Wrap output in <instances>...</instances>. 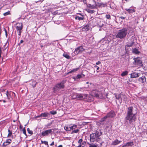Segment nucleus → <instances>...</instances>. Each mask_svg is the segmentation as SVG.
Segmentation results:
<instances>
[{"label": "nucleus", "mask_w": 147, "mask_h": 147, "mask_svg": "<svg viewBox=\"0 0 147 147\" xmlns=\"http://www.w3.org/2000/svg\"><path fill=\"white\" fill-rule=\"evenodd\" d=\"M137 112H134V108L132 107H129L127 109V115L125 118V121H129L130 124L134 122L136 118V115Z\"/></svg>", "instance_id": "obj_1"}, {"label": "nucleus", "mask_w": 147, "mask_h": 147, "mask_svg": "<svg viewBox=\"0 0 147 147\" xmlns=\"http://www.w3.org/2000/svg\"><path fill=\"white\" fill-rule=\"evenodd\" d=\"M102 131L101 129H96L95 133L90 135V140L91 142L96 141L98 142H101L102 138L100 136L102 134Z\"/></svg>", "instance_id": "obj_2"}, {"label": "nucleus", "mask_w": 147, "mask_h": 147, "mask_svg": "<svg viewBox=\"0 0 147 147\" xmlns=\"http://www.w3.org/2000/svg\"><path fill=\"white\" fill-rule=\"evenodd\" d=\"M93 96L100 98H102L103 97L102 94L101 92L96 90H94L92 92V95H88L86 94V96L85 99H86L88 102H91L93 100Z\"/></svg>", "instance_id": "obj_3"}, {"label": "nucleus", "mask_w": 147, "mask_h": 147, "mask_svg": "<svg viewBox=\"0 0 147 147\" xmlns=\"http://www.w3.org/2000/svg\"><path fill=\"white\" fill-rule=\"evenodd\" d=\"M127 29L128 28H124L119 30L116 35V37L121 39L124 38L127 35Z\"/></svg>", "instance_id": "obj_4"}, {"label": "nucleus", "mask_w": 147, "mask_h": 147, "mask_svg": "<svg viewBox=\"0 0 147 147\" xmlns=\"http://www.w3.org/2000/svg\"><path fill=\"white\" fill-rule=\"evenodd\" d=\"M65 82L63 81L61 82L56 84L53 88V92L56 93L59 91L60 90L64 88L65 85L64 84Z\"/></svg>", "instance_id": "obj_5"}, {"label": "nucleus", "mask_w": 147, "mask_h": 147, "mask_svg": "<svg viewBox=\"0 0 147 147\" xmlns=\"http://www.w3.org/2000/svg\"><path fill=\"white\" fill-rule=\"evenodd\" d=\"M116 98L119 100L120 103L122 102V100L125 101L127 99V96L123 92H121L119 94L115 93L114 94Z\"/></svg>", "instance_id": "obj_6"}, {"label": "nucleus", "mask_w": 147, "mask_h": 147, "mask_svg": "<svg viewBox=\"0 0 147 147\" xmlns=\"http://www.w3.org/2000/svg\"><path fill=\"white\" fill-rule=\"evenodd\" d=\"M134 62H133L134 64L138 65L140 66L143 65L142 61L140 60V57L134 58Z\"/></svg>", "instance_id": "obj_7"}, {"label": "nucleus", "mask_w": 147, "mask_h": 147, "mask_svg": "<svg viewBox=\"0 0 147 147\" xmlns=\"http://www.w3.org/2000/svg\"><path fill=\"white\" fill-rule=\"evenodd\" d=\"M85 50L83 47L82 46H80L75 49L74 52L77 54H81L82 52Z\"/></svg>", "instance_id": "obj_8"}, {"label": "nucleus", "mask_w": 147, "mask_h": 147, "mask_svg": "<svg viewBox=\"0 0 147 147\" xmlns=\"http://www.w3.org/2000/svg\"><path fill=\"white\" fill-rule=\"evenodd\" d=\"M52 132V129H49L43 131L41 133V135L43 136H47Z\"/></svg>", "instance_id": "obj_9"}, {"label": "nucleus", "mask_w": 147, "mask_h": 147, "mask_svg": "<svg viewBox=\"0 0 147 147\" xmlns=\"http://www.w3.org/2000/svg\"><path fill=\"white\" fill-rule=\"evenodd\" d=\"M86 96V94H78V100H82L85 99Z\"/></svg>", "instance_id": "obj_10"}, {"label": "nucleus", "mask_w": 147, "mask_h": 147, "mask_svg": "<svg viewBox=\"0 0 147 147\" xmlns=\"http://www.w3.org/2000/svg\"><path fill=\"white\" fill-rule=\"evenodd\" d=\"M17 26H16V29L17 31L21 30L23 28V25L22 23H18Z\"/></svg>", "instance_id": "obj_11"}, {"label": "nucleus", "mask_w": 147, "mask_h": 147, "mask_svg": "<svg viewBox=\"0 0 147 147\" xmlns=\"http://www.w3.org/2000/svg\"><path fill=\"white\" fill-rule=\"evenodd\" d=\"M138 81L140 83L143 84L146 82V78L145 76H142V77L139 78Z\"/></svg>", "instance_id": "obj_12"}, {"label": "nucleus", "mask_w": 147, "mask_h": 147, "mask_svg": "<svg viewBox=\"0 0 147 147\" xmlns=\"http://www.w3.org/2000/svg\"><path fill=\"white\" fill-rule=\"evenodd\" d=\"M139 74H140L139 73H136V72H133L130 74L131 78H134L138 77L139 76Z\"/></svg>", "instance_id": "obj_13"}, {"label": "nucleus", "mask_w": 147, "mask_h": 147, "mask_svg": "<svg viewBox=\"0 0 147 147\" xmlns=\"http://www.w3.org/2000/svg\"><path fill=\"white\" fill-rule=\"evenodd\" d=\"M115 116V113L113 111H111L107 115V116L109 117H113Z\"/></svg>", "instance_id": "obj_14"}, {"label": "nucleus", "mask_w": 147, "mask_h": 147, "mask_svg": "<svg viewBox=\"0 0 147 147\" xmlns=\"http://www.w3.org/2000/svg\"><path fill=\"white\" fill-rule=\"evenodd\" d=\"M41 115V117H46L50 115V113L47 112H45L43 113H42Z\"/></svg>", "instance_id": "obj_15"}, {"label": "nucleus", "mask_w": 147, "mask_h": 147, "mask_svg": "<svg viewBox=\"0 0 147 147\" xmlns=\"http://www.w3.org/2000/svg\"><path fill=\"white\" fill-rule=\"evenodd\" d=\"M90 28V24H87L82 28V30L83 31H87Z\"/></svg>", "instance_id": "obj_16"}, {"label": "nucleus", "mask_w": 147, "mask_h": 147, "mask_svg": "<svg viewBox=\"0 0 147 147\" xmlns=\"http://www.w3.org/2000/svg\"><path fill=\"white\" fill-rule=\"evenodd\" d=\"M121 142V141H119L118 140L116 139L113 142L111 145H116L120 143Z\"/></svg>", "instance_id": "obj_17"}, {"label": "nucleus", "mask_w": 147, "mask_h": 147, "mask_svg": "<svg viewBox=\"0 0 147 147\" xmlns=\"http://www.w3.org/2000/svg\"><path fill=\"white\" fill-rule=\"evenodd\" d=\"M129 13H132L135 12V9L133 8L132 9H125Z\"/></svg>", "instance_id": "obj_18"}, {"label": "nucleus", "mask_w": 147, "mask_h": 147, "mask_svg": "<svg viewBox=\"0 0 147 147\" xmlns=\"http://www.w3.org/2000/svg\"><path fill=\"white\" fill-rule=\"evenodd\" d=\"M93 1L95 3V5H92L91 4H88V5H87V6L88 7H89L90 8L93 9L95 8H96V6H97V4H96L95 1L94 0H93Z\"/></svg>", "instance_id": "obj_19"}, {"label": "nucleus", "mask_w": 147, "mask_h": 147, "mask_svg": "<svg viewBox=\"0 0 147 147\" xmlns=\"http://www.w3.org/2000/svg\"><path fill=\"white\" fill-rule=\"evenodd\" d=\"M78 94L74 93L71 95V97L73 99H76L78 100Z\"/></svg>", "instance_id": "obj_20"}, {"label": "nucleus", "mask_w": 147, "mask_h": 147, "mask_svg": "<svg viewBox=\"0 0 147 147\" xmlns=\"http://www.w3.org/2000/svg\"><path fill=\"white\" fill-rule=\"evenodd\" d=\"M84 77V75L83 74H78L77 76L74 77V79H80Z\"/></svg>", "instance_id": "obj_21"}, {"label": "nucleus", "mask_w": 147, "mask_h": 147, "mask_svg": "<svg viewBox=\"0 0 147 147\" xmlns=\"http://www.w3.org/2000/svg\"><path fill=\"white\" fill-rule=\"evenodd\" d=\"M70 127L71 130H72L73 131L77 128V125L75 124H73L72 125H70Z\"/></svg>", "instance_id": "obj_22"}, {"label": "nucleus", "mask_w": 147, "mask_h": 147, "mask_svg": "<svg viewBox=\"0 0 147 147\" xmlns=\"http://www.w3.org/2000/svg\"><path fill=\"white\" fill-rule=\"evenodd\" d=\"M133 145V142H127L126 144H125V146H132Z\"/></svg>", "instance_id": "obj_23"}, {"label": "nucleus", "mask_w": 147, "mask_h": 147, "mask_svg": "<svg viewBox=\"0 0 147 147\" xmlns=\"http://www.w3.org/2000/svg\"><path fill=\"white\" fill-rule=\"evenodd\" d=\"M133 52L135 54H138L140 53V52L138 51V50L136 48L133 49Z\"/></svg>", "instance_id": "obj_24"}, {"label": "nucleus", "mask_w": 147, "mask_h": 147, "mask_svg": "<svg viewBox=\"0 0 147 147\" xmlns=\"http://www.w3.org/2000/svg\"><path fill=\"white\" fill-rule=\"evenodd\" d=\"M10 144V142H9L8 141H7V140H6V141L5 142H4L3 144V146L5 147L6 146L8 145V144Z\"/></svg>", "instance_id": "obj_25"}, {"label": "nucleus", "mask_w": 147, "mask_h": 147, "mask_svg": "<svg viewBox=\"0 0 147 147\" xmlns=\"http://www.w3.org/2000/svg\"><path fill=\"white\" fill-rule=\"evenodd\" d=\"M37 84L36 82L35 81H33L32 82V83L31 84H30L32 85V86L33 87V88H34L36 87V85Z\"/></svg>", "instance_id": "obj_26"}, {"label": "nucleus", "mask_w": 147, "mask_h": 147, "mask_svg": "<svg viewBox=\"0 0 147 147\" xmlns=\"http://www.w3.org/2000/svg\"><path fill=\"white\" fill-rule=\"evenodd\" d=\"M128 74V71H123V72L121 74V76H126Z\"/></svg>", "instance_id": "obj_27"}, {"label": "nucleus", "mask_w": 147, "mask_h": 147, "mask_svg": "<svg viewBox=\"0 0 147 147\" xmlns=\"http://www.w3.org/2000/svg\"><path fill=\"white\" fill-rule=\"evenodd\" d=\"M75 18L76 20H83L84 19V18L82 17H80L79 16H76Z\"/></svg>", "instance_id": "obj_28"}, {"label": "nucleus", "mask_w": 147, "mask_h": 147, "mask_svg": "<svg viewBox=\"0 0 147 147\" xmlns=\"http://www.w3.org/2000/svg\"><path fill=\"white\" fill-rule=\"evenodd\" d=\"M64 129L67 131H70L71 130V129H70V125L69 127L65 126L64 127Z\"/></svg>", "instance_id": "obj_29"}, {"label": "nucleus", "mask_w": 147, "mask_h": 147, "mask_svg": "<svg viewBox=\"0 0 147 147\" xmlns=\"http://www.w3.org/2000/svg\"><path fill=\"white\" fill-rule=\"evenodd\" d=\"M63 56L67 59H69L70 58V56L67 54L64 53Z\"/></svg>", "instance_id": "obj_30"}, {"label": "nucleus", "mask_w": 147, "mask_h": 147, "mask_svg": "<svg viewBox=\"0 0 147 147\" xmlns=\"http://www.w3.org/2000/svg\"><path fill=\"white\" fill-rule=\"evenodd\" d=\"M79 130L78 129H75L74 130H73L71 133V134H73L74 133H77L78 131H79Z\"/></svg>", "instance_id": "obj_31"}, {"label": "nucleus", "mask_w": 147, "mask_h": 147, "mask_svg": "<svg viewBox=\"0 0 147 147\" xmlns=\"http://www.w3.org/2000/svg\"><path fill=\"white\" fill-rule=\"evenodd\" d=\"M78 68H77L74 69L73 70H71V71H69V72L68 73V74H69V73H71L72 72L76 71H77L78 70Z\"/></svg>", "instance_id": "obj_32"}, {"label": "nucleus", "mask_w": 147, "mask_h": 147, "mask_svg": "<svg viewBox=\"0 0 147 147\" xmlns=\"http://www.w3.org/2000/svg\"><path fill=\"white\" fill-rule=\"evenodd\" d=\"M134 42L132 41L131 43H130L127 45V46L128 47H132L134 44Z\"/></svg>", "instance_id": "obj_33"}, {"label": "nucleus", "mask_w": 147, "mask_h": 147, "mask_svg": "<svg viewBox=\"0 0 147 147\" xmlns=\"http://www.w3.org/2000/svg\"><path fill=\"white\" fill-rule=\"evenodd\" d=\"M88 144L89 145V147H98V146L95 144H92L89 143H88Z\"/></svg>", "instance_id": "obj_34"}, {"label": "nucleus", "mask_w": 147, "mask_h": 147, "mask_svg": "<svg viewBox=\"0 0 147 147\" xmlns=\"http://www.w3.org/2000/svg\"><path fill=\"white\" fill-rule=\"evenodd\" d=\"M49 113L53 115H55L57 114V112L56 111H53L49 112Z\"/></svg>", "instance_id": "obj_35"}, {"label": "nucleus", "mask_w": 147, "mask_h": 147, "mask_svg": "<svg viewBox=\"0 0 147 147\" xmlns=\"http://www.w3.org/2000/svg\"><path fill=\"white\" fill-rule=\"evenodd\" d=\"M8 132H9V134L7 135V137H9L11 136L12 134V132L9 130H8Z\"/></svg>", "instance_id": "obj_36"}, {"label": "nucleus", "mask_w": 147, "mask_h": 147, "mask_svg": "<svg viewBox=\"0 0 147 147\" xmlns=\"http://www.w3.org/2000/svg\"><path fill=\"white\" fill-rule=\"evenodd\" d=\"M28 133L30 134H33V132L32 131L30 130L29 128H28L27 129Z\"/></svg>", "instance_id": "obj_37"}, {"label": "nucleus", "mask_w": 147, "mask_h": 147, "mask_svg": "<svg viewBox=\"0 0 147 147\" xmlns=\"http://www.w3.org/2000/svg\"><path fill=\"white\" fill-rule=\"evenodd\" d=\"M87 11L88 13H93L95 11L94 10L88 9Z\"/></svg>", "instance_id": "obj_38"}, {"label": "nucleus", "mask_w": 147, "mask_h": 147, "mask_svg": "<svg viewBox=\"0 0 147 147\" xmlns=\"http://www.w3.org/2000/svg\"><path fill=\"white\" fill-rule=\"evenodd\" d=\"M105 17L107 19H111V16L109 14H106L105 16Z\"/></svg>", "instance_id": "obj_39"}, {"label": "nucleus", "mask_w": 147, "mask_h": 147, "mask_svg": "<svg viewBox=\"0 0 147 147\" xmlns=\"http://www.w3.org/2000/svg\"><path fill=\"white\" fill-rule=\"evenodd\" d=\"M41 142L42 144L44 143L46 145H47V146L48 145V142L47 141H41Z\"/></svg>", "instance_id": "obj_40"}, {"label": "nucleus", "mask_w": 147, "mask_h": 147, "mask_svg": "<svg viewBox=\"0 0 147 147\" xmlns=\"http://www.w3.org/2000/svg\"><path fill=\"white\" fill-rule=\"evenodd\" d=\"M10 14V11H8L3 13V15L4 16H6Z\"/></svg>", "instance_id": "obj_41"}, {"label": "nucleus", "mask_w": 147, "mask_h": 147, "mask_svg": "<svg viewBox=\"0 0 147 147\" xmlns=\"http://www.w3.org/2000/svg\"><path fill=\"white\" fill-rule=\"evenodd\" d=\"M23 132L24 134H25L26 136V131L25 129H23Z\"/></svg>", "instance_id": "obj_42"}, {"label": "nucleus", "mask_w": 147, "mask_h": 147, "mask_svg": "<svg viewBox=\"0 0 147 147\" xmlns=\"http://www.w3.org/2000/svg\"><path fill=\"white\" fill-rule=\"evenodd\" d=\"M82 141V139H80L78 141V143L80 144H81V143Z\"/></svg>", "instance_id": "obj_43"}, {"label": "nucleus", "mask_w": 147, "mask_h": 147, "mask_svg": "<svg viewBox=\"0 0 147 147\" xmlns=\"http://www.w3.org/2000/svg\"><path fill=\"white\" fill-rule=\"evenodd\" d=\"M18 34L19 36H20L21 35V33L22 32V31H21V30H19V31H18Z\"/></svg>", "instance_id": "obj_44"}, {"label": "nucleus", "mask_w": 147, "mask_h": 147, "mask_svg": "<svg viewBox=\"0 0 147 147\" xmlns=\"http://www.w3.org/2000/svg\"><path fill=\"white\" fill-rule=\"evenodd\" d=\"M1 48L0 47V58L1 57V55L2 53Z\"/></svg>", "instance_id": "obj_45"}, {"label": "nucleus", "mask_w": 147, "mask_h": 147, "mask_svg": "<svg viewBox=\"0 0 147 147\" xmlns=\"http://www.w3.org/2000/svg\"><path fill=\"white\" fill-rule=\"evenodd\" d=\"M24 42V41L23 40H21L20 43L19 44H18V45H20L21 44L23 43Z\"/></svg>", "instance_id": "obj_46"}, {"label": "nucleus", "mask_w": 147, "mask_h": 147, "mask_svg": "<svg viewBox=\"0 0 147 147\" xmlns=\"http://www.w3.org/2000/svg\"><path fill=\"white\" fill-rule=\"evenodd\" d=\"M4 30H5V35H6V37H7V31L6 30L5 28H4Z\"/></svg>", "instance_id": "obj_47"}, {"label": "nucleus", "mask_w": 147, "mask_h": 147, "mask_svg": "<svg viewBox=\"0 0 147 147\" xmlns=\"http://www.w3.org/2000/svg\"><path fill=\"white\" fill-rule=\"evenodd\" d=\"M101 63V62L100 61H98V62H96V65H98L100 64Z\"/></svg>", "instance_id": "obj_48"}, {"label": "nucleus", "mask_w": 147, "mask_h": 147, "mask_svg": "<svg viewBox=\"0 0 147 147\" xmlns=\"http://www.w3.org/2000/svg\"><path fill=\"white\" fill-rule=\"evenodd\" d=\"M44 0H40L39 1H36V3H37L39 2H42Z\"/></svg>", "instance_id": "obj_49"}, {"label": "nucleus", "mask_w": 147, "mask_h": 147, "mask_svg": "<svg viewBox=\"0 0 147 147\" xmlns=\"http://www.w3.org/2000/svg\"><path fill=\"white\" fill-rule=\"evenodd\" d=\"M108 117L107 116V115L105 117L103 118V120H105V119H107V118Z\"/></svg>", "instance_id": "obj_50"}, {"label": "nucleus", "mask_w": 147, "mask_h": 147, "mask_svg": "<svg viewBox=\"0 0 147 147\" xmlns=\"http://www.w3.org/2000/svg\"><path fill=\"white\" fill-rule=\"evenodd\" d=\"M120 18L122 19H124L125 18V17L123 16H121L120 17Z\"/></svg>", "instance_id": "obj_51"}, {"label": "nucleus", "mask_w": 147, "mask_h": 147, "mask_svg": "<svg viewBox=\"0 0 147 147\" xmlns=\"http://www.w3.org/2000/svg\"><path fill=\"white\" fill-rule=\"evenodd\" d=\"M7 141H8L9 142H10V143H11V139H7Z\"/></svg>", "instance_id": "obj_52"}, {"label": "nucleus", "mask_w": 147, "mask_h": 147, "mask_svg": "<svg viewBox=\"0 0 147 147\" xmlns=\"http://www.w3.org/2000/svg\"><path fill=\"white\" fill-rule=\"evenodd\" d=\"M54 142H53L52 143L50 144V145L51 146H53L54 145Z\"/></svg>", "instance_id": "obj_53"}, {"label": "nucleus", "mask_w": 147, "mask_h": 147, "mask_svg": "<svg viewBox=\"0 0 147 147\" xmlns=\"http://www.w3.org/2000/svg\"><path fill=\"white\" fill-rule=\"evenodd\" d=\"M100 142L99 143H100V146H102V143L104 142L103 141V142Z\"/></svg>", "instance_id": "obj_54"}, {"label": "nucleus", "mask_w": 147, "mask_h": 147, "mask_svg": "<svg viewBox=\"0 0 147 147\" xmlns=\"http://www.w3.org/2000/svg\"><path fill=\"white\" fill-rule=\"evenodd\" d=\"M98 5H98L99 7H100L101 6V4L100 3H98Z\"/></svg>", "instance_id": "obj_55"}, {"label": "nucleus", "mask_w": 147, "mask_h": 147, "mask_svg": "<svg viewBox=\"0 0 147 147\" xmlns=\"http://www.w3.org/2000/svg\"><path fill=\"white\" fill-rule=\"evenodd\" d=\"M8 91H7V93L6 94V95L7 96V97L8 98Z\"/></svg>", "instance_id": "obj_56"}, {"label": "nucleus", "mask_w": 147, "mask_h": 147, "mask_svg": "<svg viewBox=\"0 0 147 147\" xmlns=\"http://www.w3.org/2000/svg\"><path fill=\"white\" fill-rule=\"evenodd\" d=\"M37 117L39 118V117H41V115H38L36 117Z\"/></svg>", "instance_id": "obj_57"}, {"label": "nucleus", "mask_w": 147, "mask_h": 147, "mask_svg": "<svg viewBox=\"0 0 147 147\" xmlns=\"http://www.w3.org/2000/svg\"><path fill=\"white\" fill-rule=\"evenodd\" d=\"M58 147H63V146L61 145H59V146H58Z\"/></svg>", "instance_id": "obj_58"}, {"label": "nucleus", "mask_w": 147, "mask_h": 147, "mask_svg": "<svg viewBox=\"0 0 147 147\" xmlns=\"http://www.w3.org/2000/svg\"><path fill=\"white\" fill-rule=\"evenodd\" d=\"M99 67H97V70H98L99 69Z\"/></svg>", "instance_id": "obj_59"}, {"label": "nucleus", "mask_w": 147, "mask_h": 147, "mask_svg": "<svg viewBox=\"0 0 147 147\" xmlns=\"http://www.w3.org/2000/svg\"><path fill=\"white\" fill-rule=\"evenodd\" d=\"M81 144H80V145L78 146L77 147H81Z\"/></svg>", "instance_id": "obj_60"}, {"label": "nucleus", "mask_w": 147, "mask_h": 147, "mask_svg": "<svg viewBox=\"0 0 147 147\" xmlns=\"http://www.w3.org/2000/svg\"><path fill=\"white\" fill-rule=\"evenodd\" d=\"M85 143H86L85 142H83L82 143V144H84Z\"/></svg>", "instance_id": "obj_61"}, {"label": "nucleus", "mask_w": 147, "mask_h": 147, "mask_svg": "<svg viewBox=\"0 0 147 147\" xmlns=\"http://www.w3.org/2000/svg\"><path fill=\"white\" fill-rule=\"evenodd\" d=\"M3 101L4 102H5L6 101L5 100H3Z\"/></svg>", "instance_id": "obj_62"}, {"label": "nucleus", "mask_w": 147, "mask_h": 147, "mask_svg": "<svg viewBox=\"0 0 147 147\" xmlns=\"http://www.w3.org/2000/svg\"><path fill=\"white\" fill-rule=\"evenodd\" d=\"M94 67H98V66L97 65H96L94 66Z\"/></svg>", "instance_id": "obj_63"}, {"label": "nucleus", "mask_w": 147, "mask_h": 147, "mask_svg": "<svg viewBox=\"0 0 147 147\" xmlns=\"http://www.w3.org/2000/svg\"><path fill=\"white\" fill-rule=\"evenodd\" d=\"M127 146H125V145L122 146V147H125Z\"/></svg>", "instance_id": "obj_64"}]
</instances>
